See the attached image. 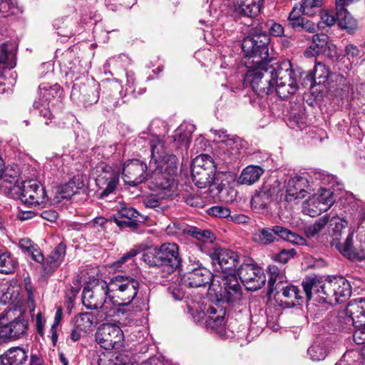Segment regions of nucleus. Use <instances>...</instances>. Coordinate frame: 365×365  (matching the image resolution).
Masks as SVG:
<instances>
[{
    "instance_id": "f257e3e1",
    "label": "nucleus",
    "mask_w": 365,
    "mask_h": 365,
    "mask_svg": "<svg viewBox=\"0 0 365 365\" xmlns=\"http://www.w3.org/2000/svg\"><path fill=\"white\" fill-rule=\"evenodd\" d=\"M245 65L247 68L245 82L261 96L274 89L280 98H288L297 91L299 80L304 74L300 68H293L289 61L272 63H245Z\"/></svg>"
},
{
    "instance_id": "f03ea898",
    "label": "nucleus",
    "mask_w": 365,
    "mask_h": 365,
    "mask_svg": "<svg viewBox=\"0 0 365 365\" xmlns=\"http://www.w3.org/2000/svg\"><path fill=\"white\" fill-rule=\"evenodd\" d=\"M148 140L150 148L149 187L161 198L172 199L178 195V183L175 180L178 158L166 150L160 136L148 135Z\"/></svg>"
},
{
    "instance_id": "7ed1b4c3",
    "label": "nucleus",
    "mask_w": 365,
    "mask_h": 365,
    "mask_svg": "<svg viewBox=\"0 0 365 365\" xmlns=\"http://www.w3.org/2000/svg\"><path fill=\"white\" fill-rule=\"evenodd\" d=\"M185 302L187 312L195 322H200L205 319L207 327L215 330H218L224 325L225 309L210 305L206 309L205 299L201 295H193L192 293H187Z\"/></svg>"
},
{
    "instance_id": "20e7f679",
    "label": "nucleus",
    "mask_w": 365,
    "mask_h": 365,
    "mask_svg": "<svg viewBox=\"0 0 365 365\" xmlns=\"http://www.w3.org/2000/svg\"><path fill=\"white\" fill-rule=\"evenodd\" d=\"M178 246L175 243H164L159 247L146 250L142 256V259L150 267H158L162 270L170 274L173 272L181 263L179 257Z\"/></svg>"
},
{
    "instance_id": "39448f33",
    "label": "nucleus",
    "mask_w": 365,
    "mask_h": 365,
    "mask_svg": "<svg viewBox=\"0 0 365 365\" xmlns=\"http://www.w3.org/2000/svg\"><path fill=\"white\" fill-rule=\"evenodd\" d=\"M108 284V301L115 306L129 305L137 297L140 283L138 279L118 274L110 279Z\"/></svg>"
},
{
    "instance_id": "423d86ee",
    "label": "nucleus",
    "mask_w": 365,
    "mask_h": 365,
    "mask_svg": "<svg viewBox=\"0 0 365 365\" xmlns=\"http://www.w3.org/2000/svg\"><path fill=\"white\" fill-rule=\"evenodd\" d=\"M269 37L265 34H255L245 37L242 43V48L246 55L245 63H271L273 59L269 55Z\"/></svg>"
},
{
    "instance_id": "0eeeda50",
    "label": "nucleus",
    "mask_w": 365,
    "mask_h": 365,
    "mask_svg": "<svg viewBox=\"0 0 365 365\" xmlns=\"http://www.w3.org/2000/svg\"><path fill=\"white\" fill-rule=\"evenodd\" d=\"M323 300L334 304L346 302L351 294V282L342 276L329 277L324 281Z\"/></svg>"
},
{
    "instance_id": "6e6552de",
    "label": "nucleus",
    "mask_w": 365,
    "mask_h": 365,
    "mask_svg": "<svg viewBox=\"0 0 365 365\" xmlns=\"http://www.w3.org/2000/svg\"><path fill=\"white\" fill-rule=\"evenodd\" d=\"M277 237L297 245H302L304 242L302 237L279 225L258 229L252 234L253 241L263 245L275 242Z\"/></svg>"
},
{
    "instance_id": "1a4fd4ad",
    "label": "nucleus",
    "mask_w": 365,
    "mask_h": 365,
    "mask_svg": "<svg viewBox=\"0 0 365 365\" xmlns=\"http://www.w3.org/2000/svg\"><path fill=\"white\" fill-rule=\"evenodd\" d=\"M82 302L90 309H112L108 301V284L105 281H98L96 284L86 287L83 291Z\"/></svg>"
},
{
    "instance_id": "9d476101",
    "label": "nucleus",
    "mask_w": 365,
    "mask_h": 365,
    "mask_svg": "<svg viewBox=\"0 0 365 365\" xmlns=\"http://www.w3.org/2000/svg\"><path fill=\"white\" fill-rule=\"evenodd\" d=\"M202 158L203 156H199L195 159L192 168V179L199 188L208 187L209 192L212 193V196L215 197L222 191L224 185L221 182H218V180L215 178V173L208 171L200 165H197Z\"/></svg>"
},
{
    "instance_id": "9b49d317",
    "label": "nucleus",
    "mask_w": 365,
    "mask_h": 365,
    "mask_svg": "<svg viewBox=\"0 0 365 365\" xmlns=\"http://www.w3.org/2000/svg\"><path fill=\"white\" fill-rule=\"evenodd\" d=\"M218 136V156L225 163H231L240 158L242 148V140L235 135L225 134L223 130H214Z\"/></svg>"
},
{
    "instance_id": "f8f14e48",
    "label": "nucleus",
    "mask_w": 365,
    "mask_h": 365,
    "mask_svg": "<svg viewBox=\"0 0 365 365\" xmlns=\"http://www.w3.org/2000/svg\"><path fill=\"white\" fill-rule=\"evenodd\" d=\"M121 329L113 324H103L96 333V341L106 350L120 349L123 343Z\"/></svg>"
},
{
    "instance_id": "ddd939ff",
    "label": "nucleus",
    "mask_w": 365,
    "mask_h": 365,
    "mask_svg": "<svg viewBox=\"0 0 365 365\" xmlns=\"http://www.w3.org/2000/svg\"><path fill=\"white\" fill-rule=\"evenodd\" d=\"M15 198L31 205H40L48 201L43 186L39 182L34 180L21 182V190L16 193Z\"/></svg>"
},
{
    "instance_id": "4468645a",
    "label": "nucleus",
    "mask_w": 365,
    "mask_h": 365,
    "mask_svg": "<svg viewBox=\"0 0 365 365\" xmlns=\"http://www.w3.org/2000/svg\"><path fill=\"white\" fill-rule=\"evenodd\" d=\"M221 281L220 283V290L215 291V295L218 301L227 303H234L241 299L242 288L238 282L236 274H227L219 277Z\"/></svg>"
},
{
    "instance_id": "2eb2a0df",
    "label": "nucleus",
    "mask_w": 365,
    "mask_h": 365,
    "mask_svg": "<svg viewBox=\"0 0 365 365\" xmlns=\"http://www.w3.org/2000/svg\"><path fill=\"white\" fill-rule=\"evenodd\" d=\"M332 192L329 189L320 188L317 193L304 202L303 211L305 214L316 217L328 210L334 202Z\"/></svg>"
},
{
    "instance_id": "dca6fc26",
    "label": "nucleus",
    "mask_w": 365,
    "mask_h": 365,
    "mask_svg": "<svg viewBox=\"0 0 365 365\" xmlns=\"http://www.w3.org/2000/svg\"><path fill=\"white\" fill-rule=\"evenodd\" d=\"M214 265H218L222 270V275L235 274L239 269V256L230 250L215 248L210 253Z\"/></svg>"
},
{
    "instance_id": "f3484780",
    "label": "nucleus",
    "mask_w": 365,
    "mask_h": 365,
    "mask_svg": "<svg viewBox=\"0 0 365 365\" xmlns=\"http://www.w3.org/2000/svg\"><path fill=\"white\" fill-rule=\"evenodd\" d=\"M237 275L247 290L256 291L266 282L263 269L255 264H243L239 267Z\"/></svg>"
},
{
    "instance_id": "a211bd4d",
    "label": "nucleus",
    "mask_w": 365,
    "mask_h": 365,
    "mask_svg": "<svg viewBox=\"0 0 365 365\" xmlns=\"http://www.w3.org/2000/svg\"><path fill=\"white\" fill-rule=\"evenodd\" d=\"M312 190L306 177L301 175L292 177L287 182L284 200L288 202L299 201L305 198Z\"/></svg>"
},
{
    "instance_id": "6ab92c4d",
    "label": "nucleus",
    "mask_w": 365,
    "mask_h": 365,
    "mask_svg": "<svg viewBox=\"0 0 365 365\" xmlns=\"http://www.w3.org/2000/svg\"><path fill=\"white\" fill-rule=\"evenodd\" d=\"M145 163L137 159H133L124 163L123 178L125 183L130 185H137L144 182L148 176Z\"/></svg>"
},
{
    "instance_id": "aec40b11",
    "label": "nucleus",
    "mask_w": 365,
    "mask_h": 365,
    "mask_svg": "<svg viewBox=\"0 0 365 365\" xmlns=\"http://www.w3.org/2000/svg\"><path fill=\"white\" fill-rule=\"evenodd\" d=\"M118 182V172L110 166H106L96 180L99 197L103 198L113 193L115 190Z\"/></svg>"
},
{
    "instance_id": "412c9836",
    "label": "nucleus",
    "mask_w": 365,
    "mask_h": 365,
    "mask_svg": "<svg viewBox=\"0 0 365 365\" xmlns=\"http://www.w3.org/2000/svg\"><path fill=\"white\" fill-rule=\"evenodd\" d=\"M213 279L211 284L214 287L215 279L212 274L203 267H198L190 272L185 274L181 279L182 283L185 287L189 288L201 287L210 284Z\"/></svg>"
},
{
    "instance_id": "4be33fe9",
    "label": "nucleus",
    "mask_w": 365,
    "mask_h": 365,
    "mask_svg": "<svg viewBox=\"0 0 365 365\" xmlns=\"http://www.w3.org/2000/svg\"><path fill=\"white\" fill-rule=\"evenodd\" d=\"M4 314H0V344L7 339H16L26 334L28 324L24 319H15L9 324H4Z\"/></svg>"
},
{
    "instance_id": "5701e85b",
    "label": "nucleus",
    "mask_w": 365,
    "mask_h": 365,
    "mask_svg": "<svg viewBox=\"0 0 365 365\" xmlns=\"http://www.w3.org/2000/svg\"><path fill=\"white\" fill-rule=\"evenodd\" d=\"M18 173L9 168H3L0 176V191L4 194L15 198L16 193L21 190L18 182Z\"/></svg>"
},
{
    "instance_id": "b1692460",
    "label": "nucleus",
    "mask_w": 365,
    "mask_h": 365,
    "mask_svg": "<svg viewBox=\"0 0 365 365\" xmlns=\"http://www.w3.org/2000/svg\"><path fill=\"white\" fill-rule=\"evenodd\" d=\"M277 191V189L272 185L264 183L252 196V207L258 211L264 210L272 201V197Z\"/></svg>"
},
{
    "instance_id": "393cba45",
    "label": "nucleus",
    "mask_w": 365,
    "mask_h": 365,
    "mask_svg": "<svg viewBox=\"0 0 365 365\" xmlns=\"http://www.w3.org/2000/svg\"><path fill=\"white\" fill-rule=\"evenodd\" d=\"M66 245L63 243H59L50 255L41 262H43V269L46 274H51L62 263L66 255Z\"/></svg>"
},
{
    "instance_id": "a878e982",
    "label": "nucleus",
    "mask_w": 365,
    "mask_h": 365,
    "mask_svg": "<svg viewBox=\"0 0 365 365\" xmlns=\"http://www.w3.org/2000/svg\"><path fill=\"white\" fill-rule=\"evenodd\" d=\"M58 89L59 86L57 84H55L51 90H48L43 84L39 86L40 94L42 96V98L36 101L34 103V107L38 110L39 115L46 119L51 120L53 117L50 110L48 100L52 91Z\"/></svg>"
},
{
    "instance_id": "bb28decb",
    "label": "nucleus",
    "mask_w": 365,
    "mask_h": 365,
    "mask_svg": "<svg viewBox=\"0 0 365 365\" xmlns=\"http://www.w3.org/2000/svg\"><path fill=\"white\" fill-rule=\"evenodd\" d=\"M346 313L350 315L353 324L365 325V297L350 301L346 307Z\"/></svg>"
},
{
    "instance_id": "cd10ccee",
    "label": "nucleus",
    "mask_w": 365,
    "mask_h": 365,
    "mask_svg": "<svg viewBox=\"0 0 365 365\" xmlns=\"http://www.w3.org/2000/svg\"><path fill=\"white\" fill-rule=\"evenodd\" d=\"M354 230L351 229L344 243L339 241H331V245L335 247L339 252L344 257L355 259L360 257V250L354 245L353 236Z\"/></svg>"
},
{
    "instance_id": "c85d7f7f",
    "label": "nucleus",
    "mask_w": 365,
    "mask_h": 365,
    "mask_svg": "<svg viewBox=\"0 0 365 365\" xmlns=\"http://www.w3.org/2000/svg\"><path fill=\"white\" fill-rule=\"evenodd\" d=\"M235 11L243 16L254 17L259 12L261 0H233Z\"/></svg>"
},
{
    "instance_id": "c756f323",
    "label": "nucleus",
    "mask_w": 365,
    "mask_h": 365,
    "mask_svg": "<svg viewBox=\"0 0 365 365\" xmlns=\"http://www.w3.org/2000/svg\"><path fill=\"white\" fill-rule=\"evenodd\" d=\"M27 359L26 351L20 347H13L0 357L1 365H22Z\"/></svg>"
},
{
    "instance_id": "7c9ffc66",
    "label": "nucleus",
    "mask_w": 365,
    "mask_h": 365,
    "mask_svg": "<svg viewBox=\"0 0 365 365\" xmlns=\"http://www.w3.org/2000/svg\"><path fill=\"white\" fill-rule=\"evenodd\" d=\"M324 286V282L317 277H307L302 282L304 292L308 300L311 299L313 293L319 294L323 299V296H325Z\"/></svg>"
},
{
    "instance_id": "2f4dec72",
    "label": "nucleus",
    "mask_w": 365,
    "mask_h": 365,
    "mask_svg": "<svg viewBox=\"0 0 365 365\" xmlns=\"http://www.w3.org/2000/svg\"><path fill=\"white\" fill-rule=\"evenodd\" d=\"M180 232L187 234L202 243H212L215 240V235L209 230H202L192 226L176 227Z\"/></svg>"
},
{
    "instance_id": "473e14b6",
    "label": "nucleus",
    "mask_w": 365,
    "mask_h": 365,
    "mask_svg": "<svg viewBox=\"0 0 365 365\" xmlns=\"http://www.w3.org/2000/svg\"><path fill=\"white\" fill-rule=\"evenodd\" d=\"M269 279L268 281V294L271 295L274 290L280 289L281 285L286 282V276L283 269L276 265L268 267Z\"/></svg>"
},
{
    "instance_id": "72a5a7b5",
    "label": "nucleus",
    "mask_w": 365,
    "mask_h": 365,
    "mask_svg": "<svg viewBox=\"0 0 365 365\" xmlns=\"http://www.w3.org/2000/svg\"><path fill=\"white\" fill-rule=\"evenodd\" d=\"M329 37L324 34H315L312 38V43L307 49V56H314L325 53L329 46Z\"/></svg>"
},
{
    "instance_id": "f704fd0d",
    "label": "nucleus",
    "mask_w": 365,
    "mask_h": 365,
    "mask_svg": "<svg viewBox=\"0 0 365 365\" xmlns=\"http://www.w3.org/2000/svg\"><path fill=\"white\" fill-rule=\"evenodd\" d=\"M83 186L84 184L81 178L79 176H75L68 182L59 186L58 192L61 198L68 199L77 193Z\"/></svg>"
},
{
    "instance_id": "c9c22d12",
    "label": "nucleus",
    "mask_w": 365,
    "mask_h": 365,
    "mask_svg": "<svg viewBox=\"0 0 365 365\" xmlns=\"http://www.w3.org/2000/svg\"><path fill=\"white\" fill-rule=\"evenodd\" d=\"M328 343L323 338H319L308 349L307 354L312 361H321L326 358Z\"/></svg>"
},
{
    "instance_id": "e433bc0d",
    "label": "nucleus",
    "mask_w": 365,
    "mask_h": 365,
    "mask_svg": "<svg viewBox=\"0 0 365 365\" xmlns=\"http://www.w3.org/2000/svg\"><path fill=\"white\" fill-rule=\"evenodd\" d=\"M263 173L264 170L259 166L249 165L242 170L239 182L243 185L254 184L259 180Z\"/></svg>"
},
{
    "instance_id": "4c0bfd02",
    "label": "nucleus",
    "mask_w": 365,
    "mask_h": 365,
    "mask_svg": "<svg viewBox=\"0 0 365 365\" xmlns=\"http://www.w3.org/2000/svg\"><path fill=\"white\" fill-rule=\"evenodd\" d=\"M94 324V317L90 312L81 313L74 318L75 328L84 334L91 331Z\"/></svg>"
},
{
    "instance_id": "58836bf2",
    "label": "nucleus",
    "mask_w": 365,
    "mask_h": 365,
    "mask_svg": "<svg viewBox=\"0 0 365 365\" xmlns=\"http://www.w3.org/2000/svg\"><path fill=\"white\" fill-rule=\"evenodd\" d=\"M19 246L24 253L31 256L34 261L41 262L43 260V255L40 251L38 245L34 244L30 239H21L19 242Z\"/></svg>"
},
{
    "instance_id": "ea45409f",
    "label": "nucleus",
    "mask_w": 365,
    "mask_h": 365,
    "mask_svg": "<svg viewBox=\"0 0 365 365\" xmlns=\"http://www.w3.org/2000/svg\"><path fill=\"white\" fill-rule=\"evenodd\" d=\"M330 72L324 63H317L315 65L314 70V76L312 73H307L306 78L307 81H309L310 86L314 85V81H318L317 83L321 84L325 83L329 76Z\"/></svg>"
},
{
    "instance_id": "a19ab883",
    "label": "nucleus",
    "mask_w": 365,
    "mask_h": 365,
    "mask_svg": "<svg viewBox=\"0 0 365 365\" xmlns=\"http://www.w3.org/2000/svg\"><path fill=\"white\" fill-rule=\"evenodd\" d=\"M16 262L9 252L0 250V272L10 274L16 267Z\"/></svg>"
},
{
    "instance_id": "79ce46f5",
    "label": "nucleus",
    "mask_w": 365,
    "mask_h": 365,
    "mask_svg": "<svg viewBox=\"0 0 365 365\" xmlns=\"http://www.w3.org/2000/svg\"><path fill=\"white\" fill-rule=\"evenodd\" d=\"M99 99L98 92L95 86H83L81 90V101L85 106H91L98 102Z\"/></svg>"
},
{
    "instance_id": "37998d69",
    "label": "nucleus",
    "mask_w": 365,
    "mask_h": 365,
    "mask_svg": "<svg viewBox=\"0 0 365 365\" xmlns=\"http://www.w3.org/2000/svg\"><path fill=\"white\" fill-rule=\"evenodd\" d=\"M350 215L351 229L355 230L359 227L365 220V205L362 203L357 204L356 209Z\"/></svg>"
},
{
    "instance_id": "c03bdc74",
    "label": "nucleus",
    "mask_w": 365,
    "mask_h": 365,
    "mask_svg": "<svg viewBox=\"0 0 365 365\" xmlns=\"http://www.w3.org/2000/svg\"><path fill=\"white\" fill-rule=\"evenodd\" d=\"M184 125H181L175 131L173 142L177 148L187 149L190 145V133H184Z\"/></svg>"
},
{
    "instance_id": "a18cd8bd",
    "label": "nucleus",
    "mask_w": 365,
    "mask_h": 365,
    "mask_svg": "<svg viewBox=\"0 0 365 365\" xmlns=\"http://www.w3.org/2000/svg\"><path fill=\"white\" fill-rule=\"evenodd\" d=\"M329 222V217L324 215L319 218L316 222L305 228V234L308 237H313L321 232Z\"/></svg>"
},
{
    "instance_id": "49530a36",
    "label": "nucleus",
    "mask_w": 365,
    "mask_h": 365,
    "mask_svg": "<svg viewBox=\"0 0 365 365\" xmlns=\"http://www.w3.org/2000/svg\"><path fill=\"white\" fill-rule=\"evenodd\" d=\"M79 63V60L77 58L74 57V55L71 51H68L65 54L63 65L69 70V72L73 75H78L81 72Z\"/></svg>"
},
{
    "instance_id": "de8ad7c7",
    "label": "nucleus",
    "mask_w": 365,
    "mask_h": 365,
    "mask_svg": "<svg viewBox=\"0 0 365 365\" xmlns=\"http://www.w3.org/2000/svg\"><path fill=\"white\" fill-rule=\"evenodd\" d=\"M306 16H312L317 13L322 5V0H304L299 4Z\"/></svg>"
},
{
    "instance_id": "09e8293b",
    "label": "nucleus",
    "mask_w": 365,
    "mask_h": 365,
    "mask_svg": "<svg viewBox=\"0 0 365 365\" xmlns=\"http://www.w3.org/2000/svg\"><path fill=\"white\" fill-rule=\"evenodd\" d=\"M331 225H334L333 228V235L331 241H339L341 237V232L343 229L346 227L349 221L348 220L334 217L331 220Z\"/></svg>"
},
{
    "instance_id": "8fccbe9b",
    "label": "nucleus",
    "mask_w": 365,
    "mask_h": 365,
    "mask_svg": "<svg viewBox=\"0 0 365 365\" xmlns=\"http://www.w3.org/2000/svg\"><path fill=\"white\" fill-rule=\"evenodd\" d=\"M291 28L297 32L305 31L309 34H314L318 29L314 22L305 18L301 19L299 22L295 23Z\"/></svg>"
},
{
    "instance_id": "3c124183",
    "label": "nucleus",
    "mask_w": 365,
    "mask_h": 365,
    "mask_svg": "<svg viewBox=\"0 0 365 365\" xmlns=\"http://www.w3.org/2000/svg\"><path fill=\"white\" fill-rule=\"evenodd\" d=\"M341 13L339 14V18L341 19L340 24L346 29L349 31L354 30L357 24L355 19H354L349 13L346 11L345 9H341V7L337 8Z\"/></svg>"
},
{
    "instance_id": "603ef678",
    "label": "nucleus",
    "mask_w": 365,
    "mask_h": 365,
    "mask_svg": "<svg viewBox=\"0 0 365 365\" xmlns=\"http://www.w3.org/2000/svg\"><path fill=\"white\" fill-rule=\"evenodd\" d=\"M282 292V295L284 298L289 300L287 303L294 304V300L297 299H300L301 296L299 295V289L297 287L289 285L287 287H280V289Z\"/></svg>"
},
{
    "instance_id": "864d4df0",
    "label": "nucleus",
    "mask_w": 365,
    "mask_h": 365,
    "mask_svg": "<svg viewBox=\"0 0 365 365\" xmlns=\"http://www.w3.org/2000/svg\"><path fill=\"white\" fill-rule=\"evenodd\" d=\"M305 15L304 11H302V8L299 4H296L293 8L291 12L289 14L287 20L289 21V26L292 27L295 23L299 22L301 19H304L302 16Z\"/></svg>"
},
{
    "instance_id": "5fc2aeb1",
    "label": "nucleus",
    "mask_w": 365,
    "mask_h": 365,
    "mask_svg": "<svg viewBox=\"0 0 365 365\" xmlns=\"http://www.w3.org/2000/svg\"><path fill=\"white\" fill-rule=\"evenodd\" d=\"M207 213L214 217L225 218L230 215L231 212L225 206L217 205L209 208Z\"/></svg>"
},
{
    "instance_id": "6e6d98bb",
    "label": "nucleus",
    "mask_w": 365,
    "mask_h": 365,
    "mask_svg": "<svg viewBox=\"0 0 365 365\" xmlns=\"http://www.w3.org/2000/svg\"><path fill=\"white\" fill-rule=\"evenodd\" d=\"M113 219L117 225L120 228L129 227L132 230H135L138 226L137 222L138 218H117L115 216Z\"/></svg>"
},
{
    "instance_id": "4d7b16f0",
    "label": "nucleus",
    "mask_w": 365,
    "mask_h": 365,
    "mask_svg": "<svg viewBox=\"0 0 365 365\" xmlns=\"http://www.w3.org/2000/svg\"><path fill=\"white\" fill-rule=\"evenodd\" d=\"M296 252L294 249L282 250L278 254L275 255L274 259L282 264L287 263L291 258H292Z\"/></svg>"
},
{
    "instance_id": "13d9d810",
    "label": "nucleus",
    "mask_w": 365,
    "mask_h": 365,
    "mask_svg": "<svg viewBox=\"0 0 365 365\" xmlns=\"http://www.w3.org/2000/svg\"><path fill=\"white\" fill-rule=\"evenodd\" d=\"M336 22V18L329 11H324L321 15V21L318 24L317 29L324 28V25L326 26H331Z\"/></svg>"
},
{
    "instance_id": "bf43d9fd",
    "label": "nucleus",
    "mask_w": 365,
    "mask_h": 365,
    "mask_svg": "<svg viewBox=\"0 0 365 365\" xmlns=\"http://www.w3.org/2000/svg\"><path fill=\"white\" fill-rule=\"evenodd\" d=\"M355 330L353 334V339L357 344H365V325L356 326L353 324Z\"/></svg>"
},
{
    "instance_id": "052dcab7",
    "label": "nucleus",
    "mask_w": 365,
    "mask_h": 365,
    "mask_svg": "<svg viewBox=\"0 0 365 365\" xmlns=\"http://www.w3.org/2000/svg\"><path fill=\"white\" fill-rule=\"evenodd\" d=\"M138 212L133 207H121L118 210L117 218H138Z\"/></svg>"
},
{
    "instance_id": "680f3d73",
    "label": "nucleus",
    "mask_w": 365,
    "mask_h": 365,
    "mask_svg": "<svg viewBox=\"0 0 365 365\" xmlns=\"http://www.w3.org/2000/svg\"><path fill=\"white\" fill-rule=\"evenodd\" d=\"M182 286L184 285H174L168 288V292L175 300H182L185 297V292Z\"/></svg>"
},
{
    "instance_id": "e2e57ef3",
    "label": "nucleus",
    "mask_w": 365,
    "mask_h": 365,
    "mask_svg": "<svg viewBox=\"0 0 365 365\" xmlns=\"http://www.w3.org/2000/svg\"><path fill=\"white\" fill-rule=\"evenodd\" d=\"M312 179L315 181H319L322 184H328L332 177L329 175L322 172V171H313L312 172Z\"/></svg>"
},
{
    "instance_id": "0e129e2a",
    "label": "nucleus",
    "mask_w": 365,
    "mask_h": 365,
    "mask_svg": "<svg viewBox=\"0 0 365 365\" xmlns=\"http://www.w3.org/2000/svg\"><path fill=\"white\" fill-rule=\"evenodd\" d=\"M64 26V21H61V20H56L55 21V24H54V26L56 28V29L59 30L57 33L59 36H66V37H68V36H71V35H73V31L71 29H68V24H66L65 26L66 27L63 26Z\"/></svg>"
},
{
    "instance_id": "69168bd1",
    "label": "nucleus",
    "mask_w": 365,
    "mask_h": 365,
    "mask_svg": "<svg viewBox=\"0 0 365 365\" xmlns=\"http://www.w3.org/2000/svg\"><path fill=\"white\" fill-rule=\"evenodd\" d=\"M138 253V250L135 249L130 250L126 254H125L119 260L115 262V265L117 268H120L122 265L125 263L128 259H131L133 257L136 256Z\"/></svg>"
},
{
    "instance_id": "338daca9",
    "label": "nucleus",
    "mask_w": 365,
    "mask_h": 365,
    "mask_svg": "<svg viewBox=\"0 0 365 365\" xmlns=\"http://www.w3.org/2000/svg\"><path fill=\"white\" fill-rule=\"evenodd\" d=\"M269 31L270 34L274 36H281L284 34L283 26L277 23H272Z\"/></svg>"
},
{
    "instance_id": "774afa93",
    "label": "nucleus",
    "mask_w": 365,
    "mask_h": 365,
    "mask_svg": "<svg viewBox=\"0 0 365 365\" xmlns=\"http://www.w3.org/2000/svg\"><path fill=\"white\" fill-rule=\"evenodd\" d=\"M346 55L348 56L349 59L350 58H356L359 55V50L358 48L353 44H348L345 48Z\"/></svg>"
}]
</instances>
